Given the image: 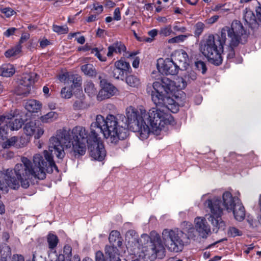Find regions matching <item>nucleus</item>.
I'll use <instances>...</instances> for the list:
<instances>
[{"label":"nucleus","mask_w":261,"mask_h":261,"mask_svg":"<svg viewBox=\"0 0 261 261\" xmlns=\"http://www.w3.org/2000/svg\"><path fill=\"white\" fill-rule=\"evenodd\" d=\"M128 127L132 130L125 115L109 114L106 118L97 115L95 121L91 124L89 133L85 127L79 125L68 130L60 129L50 138L48 150H44L43 155L35 154L32 161L22 157V164H17L13 170L7 169L5 175L0 171V190L7 191L8 187L16 189L19 187L20 184L26 189L33 178L42 180L46 177V172H51L54 169L58 171L51 153L55 154L59 159H63L65 155L64 146L66 148H70L71 141L89 144L98 134L96 130L97 129L109 142L116 144L127 137Z\"/></svg>","instance_id":"obj_1"},{"label":"nucleus","mask_w":261,"mask_h":261,"mask_svg":"<svg viewBox=\"0 0 261 261\" xmlns=\"http://www.w3.org/2000/svg\"><path fill=\"white\" fill-rule=\"evenodd\" d=\"M187 86L181 76L177 77L174 81L165 77L152 84L151 96L155 107L147 111L133 106L126 108L128 125L137 133L140 139H146L151 134L159 135L174 122L169 111L176 113L179 107L184 106L186 95L182 90Z\"/></svg>","instance_id":"obj_2"},{"label":"nucleus","mask_w":261,"mask_h":261,"mask_svg":"<svg viewBox=\"0 0 261 261\" xmlns=\"http://www.w3.org/2000/svg\"><path fill=\"white\" fill-rule=\"evenodd\" d=\"M125 242L127 250L122 257L126 261H139L140 259L153 261L166 255V246L162 236L155 231L138 237L135 230H128L125 234Z\"/></svg>","instance_id":"obj_3"},{"label":"nucleus","mask_w":261,"mask_h":261,"mask_svg":"<svg viewBox=\"0 0 261 261\" xmlns=\"http://www.w3.org/2000/svg\"><path fill=\"white\" fill-rule=\"evenodd\" d=\"M243 32L242 23L237 20L233 21L230 27H225L222 29L220 35H209L204 39L200 44V51L210 63L219 65L223 61L224 44L227 42L230 46L231 48L227 54V58L232 59L234 56V51L232 47L239 44Z\"/></svg>","instance_id":"obj_4"},{"label":"nucleus","mask_w":261,"mask_h":261,"mask_svg":"<svg viewBox=\"0 0 261 261\" xmlns=\"http://www.w3.org/2000/svg\"><path fill=\"white\" fill-rule=\"evenodd\" d=\"M185 231L186 233L178 228L164 229L162 232V240L167 249L170 252H179L189 243L190 239L197 235L206 238L211 234V226L205 218L196 217L194 220V225L187 222Z\"/></svg>","instance_id":"obj_5"},{"label":"nucleus","mask_w":261,"mask_h":261,"mask_svg":"<svg viewBox=\"0 0 261 261\" xmlns=\"http://www.w3.org/2000/svg\"><path fill=\"white\" fill-rule=\"evenodd\" d=\"M238 195H240L239 192L233 196L230 192L225 191L222 194V202L216 197L206 201L205 206H207L210 211L208 219L214 227V231L217 232L218 229L225 228V223L221 219L223 209L228 213H232L238 221H241L244 219L245 209Z\"/></svg>","instance_id":"obj_6"},{"label":"nucleus","mask_w":261,"mask_h":261,"mask_svg":"<svg viewBox=\"0 0 261 261\" xmlns=\"http://www.w3.org/2000/svg\"><path fill=\"white\" fill-rule=\"evenodd\" d=\"M88 148L91 158L95 160L101 161L106 156V151L98 134L89 143Z\"/></svg>","instance_id":"obj_7"},{"label":"nucleus","mask_w":261,"mask_h":261,"mask_svg":"<svg viewBox=\"0 0 261 261\" xmlns=\"http://www.w3.org/2000/svg\"><path fill=\"white\" fill-rule=\"evenodd\" d=\"M156 67L162 74L166 75H176L180 67L170 58H159L156 61Z\"/></svg>","instance_id":"obj_8"},{"label":"nucleus","mask_w":261,"mask_h":261,"mask_svg":"<svg viewBox=\"0 0 261 261\" xmlns=\"http://www.w3.org/2000/svg\"><path fill=\"white\" fill-rule=\"evenodd\" d=\"M109 242L113 244V245H116V246H107L105 248V253L107 255V250L108 248L111 247L115 248L117 250L116 254L118 255H120L121 257H122L126 253V245L125 246L122 245V241L123 239L121 236L120 233L119 231L117 230H112L109 237ZM126 243V242H125Z\"/></svg>","instance_id":"obj_9"},{"label":"nucleus","mask_w":261,"mask_h":261,"mask_svg":"<svg viewBox=\"0 0 261 261\" xmlns=\"http://www.w3.org/2000/svg\"><path fill=\"white\" fill-rule=\"evenodd\" d=\"M35 74L25 73L23 74L15 92L17 95H27L30 93L31 87L34 84Z\"/></svg>","instance_id":"obj_10"},{"label":"nucleus","mask_w":261,"mask_h":261,"mask_svg":"<svg viewBox=\"0 0 261 261\" xmlns=\"http://www.w3.org/2000/svg\"><path fill=\"white\" fill-rule=\"evenodd\" d=\"M130 69L129 63L123 59H120L114 63L112 75L116 79L123 80L124 75L129 72Z\"/></svg>","instance_id":"obj_11"},{"label":"nucleus","mask_w":261,"mask_h":261,"mask_svg":"<svg viewBox=\"0 0 261 261\" xmlns=\"http://www.w3.org/2000/svg\"><path fill=\"white\" fill-rule=\"evenodd\" d=\"M24 133L27 136H34L35 139H39L44 134L43 127L36 120L27 122L24 126Z\"/></svg>","instance_id":"obj_12"},{"label":"nucleus","mask_w":261,"mask_h":261,"mask_svg":"<svg viewBox=\"0 0 261 261\" xmlns=\"http://www.w3.org/2000/svg\"><path fill=\"white\" fill-rule=\"evenodd\" d=\"M100 90L99 91L97 98L98 100H102L115 95L117 92V88L112 84L105 80L100 82Z\"/></svg>","instance_id":"obj_13"},{"label":"nucleus","mask_w":261,"mask_h":261,"mask_svg":"<svg viewBox=\"0 0 261 261\" xmlns=\"http://www.w3.org/2000/svg\"><path fill=\"white\" fill-rule=\"evenodd\" d=\"M3 123L6 124V129L9 128L11 130H17L21 127L23 121L21 118L14 119V116L9 114L0 115V125Z\"/></svg>","instance_id":"obj_14"},{"label":"nucleus","mask_w":261,"mask_h":261,"mask_svg":"<svg viewBox=\"0 0 261 261\" xmlns=\"http://www.w3.org/2000/svg\"><path fill=\"white\" fill-rule=\"evenodd\" d=\"M59 80L65 84L70 85L71 84V88L81 87L82 84L81 77L77 75L70 74L68 72L60 74L58 76Z\"/></svg>","instance_id":"obj_15"},{"label":"nucleus","mask_w":261,"mask_h":261,"mask_svg":"<svg viewBox=\"0 0 261 261\" xmlns=\"http://www.w3.org/2000/svg\"><path fill=\"white\" fill-rule=\"evenodd\" d=\"M88 146V143L71 141V147L67 149H70V153L75 158H79L84 155Z\"/></svg>","instance_id":"obj_16"},{"label":"nucleus","mask_w":261,"mask_h":261,"mask_svg":"<svg viewBox=\"0 0 261 261\" xmlns=\"http://www.w3.org/2000/svg\"><path fill=\"white\" fill-rule=\"evenodd\" d=\"M173 57L176 61L178 62L179 67L180 66L186 68L189 64V59L187 53L182 50L179 49L174 51Z\"/></svg>","instance_id":"obj_17"},{"label":"nucleus","mask_w":261,"mask_h":261,"mask_svg":"<svg viewBox=\"0 0 261 261\" xmlns=\"http://www.w3.org/2000/svg\"><path fill=\"white\" fill-rule=\"evenodd\" d=\"M25 108L30 113H37L41 111L42 103L36 99H29L25 102Z\"/></svg>","instance_id":"obj_18"},{"label":"nucleus","mask_w":261,"mask_h":261,"mask_svg":"<svg viewBox=\"0 0 261 261\" xmlns=\"http://www.w3.org/2000/svg\"><path fill=\"white\" fill-rule=\"evenodd\" d=\"M126 50L125 46L121 42H116L108 47L107 56L111 57L114 54H121Z\"/></svg>","instance_id":"obj_19"},{"label":"nucleus","mask_w":261,"mask_h":261,"mask_svg":"<svg viewBox=\"0 0 261 261\" xmlns=\"http://www.w3.org/2000/svg\"><path fill=\"white\" fill-rule=\"evenodd\" d=\"M21 50V45L17 44L6 51L5 56L7 58H17L20 56Z\"/></svg>","instance_id":"obj_20"},{"label":"nucleus","mask_w":261,"mask_h":261,"mask_svg":"<svg viewBox=\"0 0 261 261\" xmlns=\"http://www.w3.org/2000/svg\"><path fill=\"white\" fill-rule=\"evenodd\" d=\"M59 117V114L55 111H50L47 114L40 117L39 119L43 123H49L56 121Z\"/></svg>","instance_id":"obj_21"},{"label":"nucleus","mask_w":261,"mask_h":261,"mask_svg":"<svg viewBox=\"0 0 261 261\" xmlns=\"http://www.w3.org/2000/svg\"><path fill=\"white\" fill-rule=\"evenodd\" d=\"M15 72L13 65L5 64L0 67V75L5 77H10L14 74Z\"/></svg>","instance_id":"obj_22"},{"label":"nucleus","mask_w":261,"mask_h":261,"mask_svg":"<svg viewBox=\"0 0 261 261\" xmlns=\"http://www.w3.org/2000/svg\"><path fill=\"white\" fill-rule=\"evenodd\" d=\"M243 18L245 21L250 26L256 23V17L253 11L249 9L246 8L244 11Z\"/></svg>","instance_id":"obj_23"},{"label":"nucleus","mask_w":261,"mask_h":261,"mask_svg":"<svg viewBox=\"0 0 261 261\" xmlns=\"http://www.w3.org/2000/svg\"><path fill=\"white\" fill-rule=\"evenodd\" d=\"M125 82L128 86L132 88H138L141 85L140 79L135 75L126 76Z\"/></svg>","instance_id":"obj_24"},{"label":"nucleus","mask_w":261,"mask_h":261,"mask_svg":"<svg viewBox=\"0 0 261 261\" xmlns=\"http://www.w3.org/2000/svg\"><path fill=\"white\" fill-rule=\"evenodd\" d=\"M81 69L82 72L87 76H93L96 74V69L92 64L83 65L81 67Z\"/></svg>","instance_id":"obj_25"},{"label":"nucleus","mask_w":261,"mask_h":261,"mask_svg":"<svg viewBox=\"0 0 261 261\" xmlns=\"http://www.w3.org/2000/svg\"><path fill=\"white\" fill-rule=\"evenodd\" d=\"M117 250L115 248L109 247L107 250V256L109 257L110 261H121L120 255L116 254Z\"/></svg>","instance_id":"obj_26"},{"label":"nucleus","mask_w":261,"mask_h":261,"mask_svg":"<svg viewBox=\"0 0 261 261\" xmlns=\"http://www.w3.org/2000/svg\"><path fill=\"white\" fill-rule=\"evenodd\" d=\"M181 77L186 82V84L187 85L188 84L191 83L192 81H195L197 79V74L194 71L191 70L186 72L181 75Z\"/></svg>","instance_id":"obj_27"},{"label":"nucleus","mask_w":261,"mask_h":261,"mask_svg":"<svg viewBox=\"0 0 261 261\" xmlns=\"http://www.w3.org/2000/svg\"><path fill=\"white\" fill-rule=\"evenodd\" d=\"M85 91L90 96L94 95L96 93V90L94 84L90 81H87L84 84Z\"/></svg>","instance_id":"obj_28"},{"label":"nucleus","mask_w":261,"mask_h":261,"mask_svg":"<svg viewBox=\"0 0 261 261\" xmlns=\"http://www.w3.org/2000/svg\"><path fill=\"white\" fill-rule=\"evenodd\" d=\"M47 240L48 247L50 249H53L57 246L58 239L56 235L49 233L47 236Z\"/></svg>","instance_id":"obj_29"},{"label":"nucleus","mask_w":261,"mask_h":261,"mask_svg":"<svg viewBox=\"0 0 261 261\" xmlns=\"http://www.w3.org/2000/svg\"><path fill=\"white\" fill-rule=\"evenodd\" d=\"M102 50L103 48L102 47H94L91 49V54H94L95 56H96L99 61L101 62H105L107 61L106 57L105 56H102L100 53L102 51Z\"/></svg>","instance_id":"obj_30"},{"label":"nucleus","mask_w":261,"mask_h":261,"mask_svg":"<svg viewBox=\"0 0 261 261\" xmlns=\"http://www.w3.org/2000/svg\"><path fill=\"white\" fill-rule=\"evenodd\" d=\"M75 88L80 89V87H74L73 86V88H72L71 87L70 88L65 87L62 88L61 91L62 97L64 98H70L72 95V91Z\"/></svg>","instance_id":"obj_31"},{"label":"nucleus","mask_w":261,"mask_h":261,"mask_svg":"<svg viewBox=\"0 0 261 261\" xmlns=\"http://www.w3.org/2000/svg\"><path fill=\"white\" fill-rule=\"evenodd\" d=\"M53 30L54 32L58 33V34H67L68 32V28L66 25H58L54 24L53 26Z\"/></svg>","instance_id":"obj_32"},{"label":"nucleus","mask_w":261,"mask_h":261,"mask_svg":"<svg viewBox=\"0 0 261 261\" xmlns=\"http://www.w3.org/2000/svg\"><path fill=\"white\" fill-rule=\"evenodd\" d=\"M173 33L171 25L164 26L161 28L159 34L163 36H169Z\"/></svg>","instance_id":"obj_33"},{"label":"nucleus","mask_w":261,"mask_h":261,"mask_svg":"<svg viewBox=\"0 0 261 261\" xmlns=\"http://www.w3.org/2000/svg\"><path fill=\"white\" fill-rule=\"evenodd\" d=\"M188 35H181L171 39H169L168 40V42L169 43H179L184 41L187 37Z\"/></svg>","instance_id":"obj_34"},{"label":"nucleus","mask_w":261,"mask_h":261,"mask_svg":"<svg viewBox=\"0 0 261 261\" xmlns=\"http://www.w3.org/2000/svg\"><path fill=\"white\" fill-rule=\"evenodd\" d=\"M17 141V138L15 137H12L8 140H7L5 142H4L2 144V147L4 148H8L13 146L15 144V143Z\"/></svg>","instance_id":"obj_35"},{"label":"nucleus","mask_w":261,"mask_h":261,"mask_svg":"<svg viewBox=\"0 0 261 261\" xmlns=\"http://www.w3.org/2000/svg\"><path fill=\"white\" fill-rule=\"evenodd\" d=\"M0 11L7 17H10L15 14V12L9 7L1 8Z\"/></svg>","instance_id":"obj_36"},{"label":"nucleus","mask_w":261,"mask_h":261,"mask_svg":"<svg viewBox=\"0 0 261 261\" xmlns=\"http://www.w3.org/2000/svg\"><path fill=\"white\" fill-rule=\"evenodd\" d=\"M204 24L201 22H197L195 25V34L199 36L203 31Z\"/></svg>","instance_id":"obj_37"},{"label":"nucleus","mask_w":261,"mask_h":261,"mask_svg":"<svg viewBox=\"0 0 261 261\" xmlns=\"http://www.w3.org/2000/svg\"><path fill=\"white\" fill-rule=\"evenodd\" d=\"M195 66L198 70L201 71V72L203 74L205 73L206 71V67L203 62L199 61L195 62Z\"/></svg>","instance_id":"obj_38"},{"label":"nucleus","mask_w":261,"mask_h":261,"mask_svg":"<svg viewBox=\"0 0 261 261\" xmlns=\"http://www.w3.org/2000/svg\"><path fill=\"white\" fill-rule=\"evenodd\" d=\"M85 261H93L91 258H87ZM95 261H105L103 254L102 252L98 251L95 253Z\"/></svg>","instance_id":"obj_39"},{"label":"nucleus","mask_w":261,"mask_h":261,"mask_svg":"<svg viewBox=\"0 0 261 261\" xmlns=\"http://www.w3.org/2000/svg\"><path fill=\"white\" fill-rule=\"evenodd\" d=\"M16 31V29L15 28H11L7 29L4 33V35L6 37H9L10 36L14 35L15 32Z\"/></svg>","instance_id":"obj_40"},{"label":"nucleus","mask_w":261,"mask_h":261,"mask_svg":"<svg viewBox=\"0 0 261 261\" xmlns=\"http://www.w3.org/2000/svg\"><path fill=\"white\" fill-rule=\"evenodd\" d=\"M230 234L233 237L239 236L242 234V232L237 228L232 227L230 229Z\"/></svg>","instance_id":"obj_41"},{"label":"nucleus","mask_w":261,"mask_h":261,"mask_svg":"<svg viewBox=\"0 0 261 261\" xmlns=\"http://www.w3.org/2000/svg\"><path fill=\"white\" fill-rule=\"evenodd\" d=\"M93 9L97 14L101 13L103 11V7L98 3L93 4Z\"/></svg>","instance_id":"obj_42"},{"label":"nucleus","mask_w":261,"mask_h":261,"mask_svg":"<svg viewBox=\"0 0 261 261\" xmlns=\"http://www.w3.org/2000/svg\"><path fill=\"white\" fill-rule=\"evenodd\" d=\"M114 19L117 21L120 20L121 19V14L119 8H116L114 10Z\"/></svg>","instance_id":"obj_43"},{"label":"nucleus","mask_w":261,"mask_h":261,"mask_svg":"<svg viewBox=\"0 0 261 261\" xmlns=\"http://www.w3.org/2000/svg\"><path fill=\"white\" fill-rule=\"evenodd\" d=\"M30 38V34L28 33H23L21 35V36L20 38L19 43L18 44H20L21 45L24 42L27 41Z\"/></svg>","instance_id":"obj_44"},{"label":"nucleus","mask_w":261,"mask_h":261,"mask_svg":"<svg viewBox=\"0 0 261 261\" xmlns=\"http://www.w3.org/2000/svg\"><path fill=\"white\" fill-rule=\"evenodd\" d=\"M256 19L258 21L259 24L261 25V7H258L256 9Z\"/></svg>","instance_id":"obj_45"},{"label":"nucleus","mask_w":261,"mask_h":261,"mask_svg":"<svg viewBox=\"0 0 261 261\" xmlns=\"http://www.w3.org/2000/svg\"><path fill=\"white\" fill-rule=\"evenodd\" d=\"M218 15H214L210 17V18L206 19V22L208 24H213L216 22L218 20Z\"/></svg>","instance_id":"obj_46"},{"label":"nucleus","mask_w":261,"mask_h":261,"mask_svg":"<svg viewBox=\"0 0 261 261\" xmlns=\"http://www.w3.org/2000/svg\"><path fill=\"white\" fill-rule=\"evenodd\" d=\"M139 64L140 59L137 57H134L132 63L133 67L135 68H137L139 67Z\"/></svg>","instance_id":"obj_47"},{"label":"nucleus","mask_w":261,"mask_h":261,"mask_svg":"<svg viewBox=\"0 0 261 261\" xmlns=\"http://www.w3.org/2000/svg\"><path fill=\"white\" fill-rule=\"evenodd\" d=\"M93 48H91L90 45H88V44H86L85 46L82 47H80L78 48V50L80 51H88L90 50L91 52V49Z\"/></svg>","instance_id":"obj_48"},{"label":"nucleus","mask_w":261,"mask_h":261,"mask_svg":"<svg viewBox=\"0 0 261 261\" xmlns=\"http://www.w3.org/2000/svg\"><path fill=\"white\" fill-rule=\"evenodd\" d=\"M5 250H6V251L7 252L6 254H5V253H2V248L0 246V254H2L3 255H6V256H10L11 255V249L8 246H5L4 247Z\"/></svg>","instance_id":"obj_49"},{"label":"nucleus","mask_w":261,"mask_h":261,"mask_svg":"<svg viewBox=\"0 0 261 261\" xmlns=\"http://www.w3.org/2000/svg\"><path fill=\"white\" fill-rule=\"evenodd\" d=\"M49 41L47 39H43L40 42V45L41 47L43 48L49 44Z\"/></svg>","instance_id":"obj_50"},{"label":"nucleus","mask_w":261,"mask_h":261,"mask_svg":"<svg viewBox=\"0 0 261 261\" xmlns=\"http://www.w3.org/2000/svg\"><path fill=\"white\" fill-rule=\"evenodd\" d=\"M48 107L50 110H53L56 108V104L54 102H49L47 104Z\"/></svg>","instance_id":"obj_51"},{"label":"nucleus","mask_w":261,"mask_h":261,"mask_svg":"<svg viewBox=\"0 0 261 261\" xmlns=\"http://www.w3.org/2000/svg\"><path fill=\"white\" fill-rule=\"evenodd\" d=\"M96 19V15H91L89 16L87 19V21L88 22H93L95 21Z\"/></svg>","instance_id":"obj_52"},{"label":"nucleus","mask_w":261,"mask_h":261,"mask_svg":"<svg viewBox=\"0 0 261 261\" xmlns=\"http://www.w3.org/2000/svg\"><path fill=\"white\" fill-rule=\"evenodd\" d=\"M148 34L151 37H154L158 34V31L156 29H153L148 32Z\"/></svg>","instance_id":"obj_53"},{"label":"nucleus","mask_w":261,"mask_h":261,"mask_svg":"<svg viewBox=\"0 0 261 261\" xmlns=\"http://www.w3.org/2000/svg\"><path fill=\"white\" fill-rule=\"evenodd\" d=\"M13 259L14 261H24L23 257L21 255H14Z\"/></svg>","instance_id":"obj_54"},{"label":"nucleus","mask_w":261,"mask_h":261,"mask_svg":"<svg viewBox=\"0 0 261 261\" xmlns=\"http://www.w3.org/2000/svg\"><path fill=\"white\" fill-rule=\"evenodd\" d=\"M76 39L77 42L81 44H83L85 42V37L83 36L77 38Z\"/></svg>","instance_id":"obj_55"},{"label":"nucleus","mask_w":261,"mask_h":261,"mask_svg":"<svg viewBox=\"0 0 261 261\" xmlns=\"http://www.w3.org/2000/svg\"><path fill=\"white\" fill-rule=\"evenodd\" d=\"M5 212V206L4 203L0 201V215H3Z\"/></svg>","instance_id":"obj_56"},{"label":"nucleus","mask_w":261,"mask_h":261,"mask_svg":"<svg viewBox=\"0 0 261 261\" xmlns=\"http://www.w3.org/2000/svg\"><path fill=\"white\" fill-rule=\"evenodd\" d=\"M43 92L44 95H46L47 96H49V89L47 86L43 87Z\"/></svg>","instance_id":"obj_57"},{"label":"nucleus","mask_w":261,"mask_h":261,"mask_svg":"<svg viewBox=\"0 0 261 261\" xmlns=\"http://www.w3.org/2000/svg\"><path fill=\"white\" fill-rule=\"evenodd\" d=\"M7 134V130L5 129V128H3V126H2L0 127V136H2V137H3L4 134L6 135Z\"/></svg>","instance_id":"obj_58"},{"label":"nucleus","mask_w":261,"mask_h":261,"mask_svg":"<svg viewBox=\"0 0 261 261\" xmlns=\"http://www.w3.org/2000/svg\"><path fill=\"white\" fill-rule=\"evenodd\" d=\"M254 247L253 246V245H250L248 246V247H247V248L244 251V252L246 253V254H248L250 252V251L252 250L253 249Z\"/></svg>","instance_id":"obj_59"},{"label":"nucleus","mask_w":261,"mask_h":261,"mask_svg":"<svg viewBox=\"0 0 261 261\" xmlns=\"http://www.w3.org/2000/svg\"><path fill=\"white\" fill-rule=\"evenodd\" d=\"M223 7V5H221V4H218L217 5H216L213 9V10L214 11H218L219 10H220L221 8Z\"/></svg>","instance_id":"obj_60"},{"label":"nucleus","mask_w":261,"mask_h":261,"mask_svg":"<svg viewBox=\"0 0 261 261\" xmlns=\"http://www.w3.org/2000/svg\"><path fill=\"white\" fill-rule=\"evenodd\" d=\"M158 20L159 22H163V23H167V19L166 17H159L158 18Z\"/></svg>","instance_id":"obj_61"},{"label":"nucleus","mask_w":261,"mask_h":261,"mask_svg":"<svg viewBox=\"0 0 261 261\" xmlns=\"http://www.w3.org/2000/svg\"><path fill=\"white\" fill-rule=\"evenodd\" d=\"M27 261H38V259L37 258V252L35 251L33 254V257L31 260H28Z\"/></svg>","instance_id":"obj_62"},{"label":"nucleus","mask_w":261,"mask_h":261,"mask_svg":"<svg viewBox=\"0 0 261 261\" xmlns=\"http://www.w3.org/2000/svg\"><path fill=\"white\" fill-rule=\"evenodd\" d=\"M56 261H64V256L63 254H59Z\"/></svg>","instance_id":"obj_63"},{"label":"nucleus","mask_w":261,"mask_h":261,"mask_svg":"<svg viewBox=\"0 0 261 261\" xmlns=\"http://www.w3.org/2000/svg\"><path fill=\"white\" fill-rule=\"evenodd\" d=\"M3 238L5 241H7L9 238V235L8 233L5 232L3 234Z\"/></svg>","instance_id":"obj_64"}]
</instances>
